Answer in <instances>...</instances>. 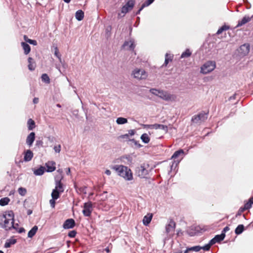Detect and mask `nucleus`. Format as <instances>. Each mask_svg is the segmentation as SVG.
<instances>
[{"label": "nucleus", "mask_w": 253, "mask_h": 253, "mask_svg": "<svg viewBox=\"0 0 253 253\" xmlns=\"http://www.w3.org/2000/svg\"><path fill=\"white\" fill-rule=\"evenodd\" d=\"M14 215L13 211H8L0 213V226L6 230L14 229L17 230L18 224H14Z\"/></svg>", "instance_id": "f257e3e1"}, {"label": "nucleus", "mask_w": 253, "mask_h": 253, "mask_svg": "<svg viewBox=\"0 0 253 253\" xmlns=\"http://www.w3.org/2000/svg\"><path fill=\"white\" fill-rule=\"evenodd\" d=\"M111 168L115 170L120 176L126 180L130 181L133 179L132 172L127 167L120 165L113 166Z\"/></svg>", "instance_id": "f03ea898"}, {"label": "nucleus", "mask_w": 253, "mask_h": 253, "mask_svg": "<svg viewBox=\"0 0 253 253\" xmlns=\"http://www.w3.org/2000/svg\"><path fill=\"white\" fill-rule=\"evenodd\" d=\"M215 67L216 64L214 61H208L201 67V72L204 74H208L213 71Z\"/></svg>", "instance_id": "7ed1b4c3"}, {"label": "nucleus", "mask_w": 253, "mask_h": 253, "mask_svg": "<svg viewBox=\"0 0 253 253\" xmlns=\"http://www.w3.org/2000/svg\"><path fill=\"white\" fill-rule=\"evenodd\" d=\"M149 166L148 165L142 164L137 167L135 169V174L140 178H145L148 174L147 169Z\"/></svg>", "instance_id": "20e7f679"}, {"label": "nucleus", "mask_w": 253, "mask_h": 253, "mask_svg": "<svg viewBox=\"0 0 253 253\" xmlns=\"http://www.w3.org/2000/svg\"><path fill=\"white\" fill-rule=\"evenodd\" d=\"M133 78L137 80H145L148 77L147 73L143 69H135L132 73Z\"/></svg>", "instance_id": "39448f33"}, {"label": "nucleus", "mask_w": 253, "mask_h": 253, "mask_svg": "<svg viewBox=\"0 0 253 253\" xmlns=\"http://www.w3.org/2000/svg\"><path fill=\"white\" fill-rule=\"evenodd\" d=\"M208 114V112H201L198 115L193 116L191 121L194 124H201L202 122H205L207 119Z\"/></svg>", "instance_id": "423d86ee"}, {"label": "nucleus", "mask_w": 253, "mask_h": 253, "mask_svg": "<svg viewBox=\"0 0 253 253\" xmlns=\"http://www.w3.org/2000/svg\"><path fill=\"white\" fill-rule=\"evenodd\" d=\"M92 210V204L91 202H88L84 204L83 213L85 216H90Z\"/></svg>", "instance_id": "0eeeda50"}, {"label": "nucleus", "mask_w": 253, "mask_h": 253, "mask_svg": "<svg viewBox=\"0 0 253 253\" xmlns=\"http://www.w3.org/2000/svg\"><path fill=\"white\" fill-rule=\"evenodd\" d=\"M135 4V1L133 0H129L126 4L124 5L121 9V12L124 14H126L128 11L132 9Z\"/></svg>", "instance_id": "6e6552de"}, {"label": "nucleus", "mask_w": 253, "mask_h": 253, "mask_svg": "<svg viewBox=\"0 0 253 253\" xmlns=\"http://www.w3.org/2000/svg\"><path fill=\"white\" fill-rule=\"evenodd\" d=\"M158 96L167 101L173 100L175 98V96L174 95H171L168 92L163 90H161Z\"/></svg>", "instance_id": "1a4fd4ad"}, {"label": "nucleus", "mask_w": 253, "mask_h": 253, "mask_svg": "<svg viewBox=\"0 0 253 253\" xmlns=\"http://www.w3.org/2000/svg\"><path fill=\"white\" fill-rule=\"evenodd\" d=\"M75 225V220L72 218L67 219L63 224L64 229H69L73 228Z\"/></svg>", "instance_id": "9d476101"}, {"label": "nucleus", "mask_w": 253, "mask_h": 253, "mask_svg": "<svg viewBox=\"0 0 253 253\" xmlns=\"http://www.w3.org/2000/svg\"><path fill=\"white\" fill-rule=\"evenodd\" d=\"M253 204V196L249 199L248 201L245 203L244 207H241L240 210L241 211H244L246 210H249L251 208Z\"/></svg>", "instance_id": "9b49d317"}, {"label": "nucleus", "mask_w": 253, "mask_h": 253, "mask_svg": "<svg viewBox=\"0 0 253 253\" xmlns=\"http://www.w3.org/2000/svg\"><path fill=\"white\" fill-rule=\"evenodd\" d=\"M225 237V235L224 233H222L220 235H217L211 240V244H214L216 243H219L220 241H222L224 239Z\"/></svg>", "instance_id": "f8f14e48"}, {"label": "nucleus", "mask_w": 253, "mask_h": 253, "mask_svg": "<svg viewBox=\"0 0 253 253\" xmlns=\"http://www.w3.org/2000/svg\"><path fill=\"white\" fill-rule=\"evenodd\" d=\"M55 165V162L53 161H48L45 164L47 168L46 171L47 172H52L54 171L56 169Z\"/></svg>", "instance_id": "ddd939ff"}, {"label": "nucleus", "mask_w": 253, "mask_h": 253, "mask_svg": "<svg viewBox=\"0 0 253 253\" xmlns=\"http://www.w3.org/2000/svg\"><path fill=\"white\" fill-rule=\"evenodd\" d=\"M35 139V133L34 132H31L26 138V143L30 146H31Z\"/></svg>", "instance_id": "4468645a"}, {"label": "nucleus", "mask_w": 253, "mask_h": 253, "mask_svg": "<svg viewBox=\"0 0 253 253\" xmlns=\"http://www.w3.org/2000/svg\"><path fill=\"white\" fill-rule=\"evenodd\" d=\"M28 67L29 70L34 71L35 70L36 64L34 60L31 57H29L28 59Z\"/></svg>", "instance_id": "2eb2a0df"}, {"label": "nucleus", "mask_w": 253, "mask_h": 253, "mask_svg": "<svg viewBox=\"0 0 253 253\" xmlns=\"http://www.w3.org/2000/svg\"><path fill=\"white\" fill-rule=\"evenodd\" d=\"M55 189L62 193L64 191V184L61 182V179L59 180L55 181Z\"/></svg>", "instance_id": "dca6fc26"}, {"label": "nucleus", "mask_w": 253, "mask_h": 253, "mask_svg": "<svg viewBox=\"0 0 253 253\" xmlns=\"http://www.w3.org/2000/svg\"><path fill=\"white\" fill-rule=\"evenodd\" d=\"M252 17H250L249 16H244L241 20L238 21V23L236 27H239L242 26L243 25H245L247 23L250 22L251 20Z\"/></svg>", "instance_id": "f3484780"}, {"label": "nucleus", "mask_w": 253, "mask_h": 253, "mask_svg": "<svg viewBox=\"0 0 253 253\" xmlns=\"http://www.w3.org/2000/svg\"><path fill=\"white\" fill-rule=\"evenodd\" d=\"M175 222L172 219H170L168 225L166 226V231L169 233L172 230H174L175 228Z\"/></svg>", "instance_id": "a211bd4d"}, {"label": "nucleus", "mask_w": 253, "mask_h": 253, "mask_svg": "<svg viewBox=\"0 0 253 253\" xmlns=\"http://www.w3.org/2000/svg\"><path fill=\"white\" fill-rule=\"evenodd\" d=\"M153 217L152 213H148L145 215L143 219V223L144 225H148L151 222Z\"/></svg>", "instance_id": "6ab92c4d"}, {"label": "nucleus", "mask_w": 253, "mask_h": 253, "mask_svg": "<svg viewBox=\"0 0 253 253\" xmlns=\"http://www.w3.org/2000/svg\"><path fill=\"white\" fill-rule=\"evenodd\" d=\"M127 46H128V48H127L128 50L133 51L135 45L134 43V42L130 40L129 41H126L124 42L123 46L126 47Z\"/></svg>", "instance_id": "aec40b11"}, {"label": "nucleus", "mask_w": 253, "mask_h": 253, "mask_svg": "<svg viewBox=\"0 0 253 253\" xmlns=\"http://www.w3.org/2000/svg\"><path fill=\"white\" fill-rule=\"evenodd\" d=\"M240 49L243 55H246L250 51V46L249 44H244L240 46Z\"/></svg>", "instance_id": "412c9836"}, {"label": "nucleus", "mask_w": 253, "mask_h": 253, "mask_svg": "<svg viewBox=\"0 0 253 253\" xmlns=\"http://www.w3.org/2000/svg\"><path fill=\"white\" fill-rule=\"evenodd\" d=\"M33 157V153L30 150H28L25 153L24 160L25 161H30L32 160Z\"/></svg>", "instance_id": "4be33fe9"}, {"label": "nucleus", "mask_w": 253, "mask_h": 253, "mask_svg": "<svg viewBox=\"0 0 253 253\" xmlns=\"http://www.w3.org/2000/svg\"><path fill=\"white\" fill-rule=\"evenodd\" d=\"M202 249V247L200 246H196L191 248H187L183 253H188L190 252H199Z\"/></svg>", "instance_id": "5701e85b"}, {"label": "nucleus", "mask_w": 253, "mask_h": 253, "mask_svg": "<svg viewBox=\"0 0 253 253\" xmlns=\"http://www.w3.org/2000/svg\"><path fill=\"white\" fill-rule=\"evenodd\" d=\"M21 45L24 49V53L26 55L29 54L31 51V47L30 45L28 43L24 42H21Z\"/></svg>", "instance_id": "b1692460"}, {"label": "nucleus", "mask_w": 253, "mask_h": 253, "mask_svg": "<svg viewBox=\"0 0 253 253\" xmlns=\"http://www.w3.org/2000/svg\"><path fill=\"white\" fill-rule=\"evenodd\" d=\"M27 126L29 130H33L36 127L35 121L32 119H29L27 122Z\"/></svg>", "instance_id": "393cba45"}, {"label": "nucleus", "mask_w": 253, "mask_h": 253, "mask_svg": "<svg viewBox=\"0 0 253 253\" xmlns=\"http://www.w3.org/2000/svg\"><path fill=\"white\" fill-rule=\"evenodd\" d=\"M75 17L78 20L81 21L84 17V12L82 10H79L76 12Z\"/></svg>", "instance_id": "a878e982"}, {"label": "nucleus", "mask_w": 253, "mask_h": 253, "mask_svg": "<svg viewBox=\"0 0 253 253\" xmlns=\"http://www.w3.org/2000/svg\"><path fill=\"white\" fill-rule=\"evenodd\" d=\"M244 230V226L243 224H240L235 229V233L236 235H239L241 234Z\"/></svg>", "instance_id": "bb28decb"}, {"label": "nucleus", "mask_w": 253, "mask_h": 253, "mask_svg": "<svg viewBox=\"0 0 253 253\" xmlns=\"http://www.w3.org/2000/svg\"><path fill=\"white\" fill-rule=\"evenodd\" d=\"M38 230V227L37 226H34L28 232V237L32 238L33 237L36 233Z\"/></svg>", "instance_id": "cd10ccee"}, {"label": "nucleus", "mask_w": 253, "mask_h": 253, "mask_svg": "<svg viewBox=\"0 0 253 253\" xmlns=\"http://www.w3.org/2000/svg\"><path fill=\"white\" fill-rule=\"evenodd\" d=\"M140 138L145 143H148L150 140V137L147 133L142 134L140 137Z\"/></svg>", "instance_id": "c85d7f7f"}, {"label": "nucleus", "mask_w": 253, "mask_h": 253, "mask_svg": "<svg viewBox=\"0 0 253 253\" xmlns=\"http://www.w3.org/2000/svg\"><path fill=\"white\" fill-rule=\"evenodd\" d=\"M62 193L54 189L51 193V197L53 199H58L60 197V194Z\"/></svg>", "instance_id": "c756f323"}, {"label": "nucleus", "mask_w": 253, "mask_h": 253, "mask_svg": "<svg viewBox=\"0 0 253 253\" xmlns=\"http://www.w3.org/2000/svg\"><path fill=\"white\" fill-rule=\"evenodd\" d=\"M172 60V56L170 54L167 53L165 55V60L163 66H167L169 62H171Z\"/></svg>", "instance_id": "7c9ffc66"}, {"label": "nucleus", "mask_w": 253, "mask_h": 253, "mask_svg": "<svg viewBox=\"0 0 253 253\" xmlns=\"http://www.w3.org/2000/svg\"><path fill=\"white\" fill-rule=\"evenodd\" d=\"M184 151L182 149H180L178 151H175L172 156V158L173 159H177L179 156L183 155Z\"/></svg>", "instance_id": "2f4dec72"}, {"label": "nucleus", "mask_w": 253, "mask_h": 253, "mask_svg": "<svg viewBox=\"0 0 253 253\" xmlns=\"http://www.w3.org/2000/svg\"><path fill=\"white\" fill-rule=\"evenodd\" d=\"M45 168L43 167H41L40 168L34 171V174L37 175H42L44 172Z\"/></svg>", "instance_id": "473e14b6"}, {"label": "nucleus", "mask_w": 253, "mask_h": 253, "mask_svg": "<svg viewBox=\"0 0 253 253\" xmlns=\"http://www.w3.org/2000/svg\"><path fill=\"white\" fill-rule=\"evenodd\" d=\"M10 201V199L8 197H4L0 200V205L4 206L7 205Z\"/></svg>", "instance_id": "72a5a7b5"}, {"label": "nucleus", "mask_w": 253, "mask_h": 253, "mask_svg": "<svg viewBox=\"0 0 253 253\" xmlns=\"http://www.w3.org/2000/svg\"><path fill=\"white\" fill-rule=\"evenodd\" d=\"M17 241L15 239H11L6 242L4 245L5 248L10 247L11 245H13L16 243Z\"/></svg>", "instance_id": "f704fd0d"}, {"label": "nucleus", "mask_w": 253, "mask_h": 253, "mask_svg": "<svg viewBox=\"0 0 253 253\" xmlns=\"http://www.w3.org/2000/svg\"><path fill=\"white\" fill-rule=\"evenodd\" d=\"M191 52L189 49H187L184 52H183L181 55V58H187L191 56Z\"/></svg>", "instance_id": "c9c22d12"}, {"label": "nucleus", "mask_w": 253, "mask_h": 253, "mask_svg": "<svg viewBox=\"0 0 253 253\" xmlns=\"http://www.w3.org/2000/svg\"><path fill=\"white\" fill-rule=\"evenodd\" d=\"M116 122L119 125H122L126 123L127 120L126 118L120 117L117 119Z\"/></svg>", "instance_id": "e433bc0d"}, {"label": "nucleus", "mask_w": 253, "mask_h": 253, "mask_svg": "<svg viewBox=\"0 0 253 253\" xmlns=\"http://www.w3.org/2000/svg\"><path fill=\"white\" fill-rule=\"evenodd\" d=\"M42 80L47 83L49 84L50 83V79L48 77V76L46 74H43L42 76Z\"/></svg>", "instance_id": "4c0bfd02"}, {"label": "nucleus", "mask_w": 253, "mask_h": 253, "mask_svg": "<svg viewBox=\"0 0 253 253\" xmlns=\"http://www.w3.org/2000/svg\"><path fill=\"white\" fill-rule=\"evenodd\" d=\"M229 29V26L223 25L221 27H220L216 32L217 35H219L221 34L224 31L227 30Z\"/></svg>", "instance_id": "58836bf2"}, {"label": "nucleus", "mask_w": 253, "mask_h": 253, "mask_svg": "<svg viewBox=\"0 0 253 253\" xmlns=\"http://www.w3.org/2000/svg\"><path fill=\"white\" fill-rule=\"evenodd\" d=\"M19 194L21 196H25L27 193V190L25 188L20 187L18 189Z\"/></svg>", "instance_id": "ea45409f"}, {"label": "nucleus", "mask_w": 253, "mask_h": 253, "mask_svg": "<svg viewBox=\"0 0 253 253\" xmlns=\"http://www.w3.org/2000/svg\"><path fill=\"white\" fill-rule=\"evenodd\" d=\"M77 190H78V191L80 192V193H83L84 194H86V186L80 187L78 188V189Z\"/></svg>", "instance_id": "a19ab883"}, {"label": "nucleus", "mask_w": 253, "mask_h": 253, "mask_svg": "<svg viewBox=\"0 0 253 253\" xmlns=\"http://www.w3.org/2000/svg\"><path fill=\"white\" fill-rule=\"evenodd\" d=\"M160 91H161V90H158V89H155V88H151L150 90V92L151 93H152V94H153L155 95H157V96H159Z\"/></svg>", "instance_id": "79ce46f5"}, {"label": "nucleus", "mask_w": 253, "mask_h": 253, "mask_svg": "<svg viewBox=\"0 0 253 253\" xmlns=\"http://www.w3.org/2000/svg\"><path fill=\"white\" fill-rule=\"evenodd\" d=\"M212 245L213 244H211V241H210L208 244H207L204 247H202V249H203L205 251H209Z\"/></svg>", "instance_id": "37998d69"}, {"label": "nucleus", "mask_w": 253, "mask_h": 253, "mask_svg": "<svg viewBox=\"0 0 253 253\" xmlns=\"http://www.w3.org/2000/svg\"><path fill=\"white\" fill-rule=\"evenodd\" d=\"M154 0H147L146 1H145L144 3L142 4V8H144L146 6H149L150 5Z\"/></svg>", "instance_id": "c03bdc74"}, {"label": "nucleus", "mask_w": 253, "mask_h": 253, "mask_svg": "<svg viewBox=\"0 0 253 253\" xmlns=\"http://www.w3.org/2000/svg\"><path fill=\"white\" fill-rule=\"evenodd\" d=\"M76 234H77V232L75 230L71 231L68 233V236L70 238L75 237L76 236Z\"/></svg>", "instance_id": "a18cd8bd"}, {"label": "nucleus", "mask_w": 253, "mask_h": 253, "mask_svg": "<svg viewBox=\"0 0 253 253\" xmlns=\"http://www.w3.org/2000/svg\"><path fill=\"white\" fill-rule=\"evenodd\" d=\"M56 200H57V199H53L52 198V199L49 201V203L50 204L51 207L52 208H54L55 207Z\"/></svg>", "instance_id": "49530a36"}, {"label": "nucleus", "mask_w": 253, "mask_h": 253, "mask_svg": "<svg viewBox=\"0 0 253 253\" xmlns=\"http://www.w3.org/2000/svg\"><path fill=\"white\" fill-rule=\"evenodd\" d=\"M54 150L56 153H59L61 151V145H58L54 147Z\"/></svg>", "instance_id": "de8ad7c7"}, {"label": "nucleus", "mask_w": 253, "mask_h": 253, "mask_svg": "<svg viewBox=\"0 0 253 253\" xmlns=\"http://www.w3.org/2000/svg\"><path fill=\"white\" fill-rule=\"evenodd\" d=\"M27 42L29 43L30 44L34 45H36L37 44V42L36 40H31V39L28 40L27 41Z\"/></svg>", "instance_id": "09e8293b"}, {"label": "nucleus", "mask_w": 253, "mask_h": 253, "mask_svg": "<svg viewBox=\"0 0 253 253\" xmlns=\"http://www.w3.org/2000/svg\"><path fill=\"white\" fill-rule=\"evenodd\" d=\"M159 129L165 130L166 131H168V126L163 125H160Z\"/></svg>", "instance_id": "8fccbe9b"}, {"label": "nucleus", "mask_w": 253, "mask_h": 253, "mask_svg": "<svg viewBox=\"0 0 253 253\" xmlns=\"http://www.w3.org/2000/svg\"><path fill=\"white\" fill-rule=\"evenodd\" d=\"M54 54L56 56H57L58 58H60V55H59V51H58V49L57 48V47H56L55 48V53H54Z\"/></svg>", "instance_id": "3c124183"}, {"label": "nucleus", "mask_w": 253, "mask_h": 253, "mask_svg": "<svg viewBox=\"0 0 253 253\" xmlns=\"http://www.w3.org/2000/svg\"><path fill=\"white\" fill-rule=\"evenodd\" d=\"M143 128H152V125H143Z\"/></svg>", "instance_id": "603ef678"}, {"label": "nucleus", "mask_w": 253, "mask_h": 253, "mask_svg": "<svg viewBox=\"0 0 253 253\" xmlns=\"http://www.w3.org/2000/svg\"><path fill=\"white\" fill-rule=\"evenodd\" d=\"M160 124H155L152 125V128L159 129Z\"/></svg>", "instance_id": "864d4df0"}, {"label": "nucleus", "mask_w": 253, "mask_h": 253, "mask_svg": "<svg viewBox=\"0 0 253 253\" xmlns=\"http://www.w3.org/2000/svg\"><path fill=\"white\" fill-rule=\"evenodd\" d=\"M230 230V228L228 226H226L224 228L223 231H222V233H224L229 231Z\"/></svg>", "instance_id": "5fc2aeb1"}, {"label": "nucleus", "mask_w": 253, "mask_h": 253, "mask_svg": "<svg viewBox=\"0 0 253 253\" xmlns=\"http://www.w3.org/2000/svg\"><path fill=\"white\" fill-rule=\"evenodd\" d=\"M39 102V98H34L33 99V103L34 104H37Z\"/></svg>", "instance_id": "6e6d98bb"}, {"label": "nucleus", "mask_w": 253, "mask_h": 253, "mask_svg": "<svg viewBox=\"0 0 253 253\" xmlns=\"http://www.w3.org/2000/svg\"><path fill=\"white\" fill-rule=\"evenodd\" d=\"M36 144H37V145H41V146H42V141H41V140L37 141Z\"/></svg>", "instance_id": "4d7b16f0"}, {"label": "nucleus", "mask_w": 253, "mask_h": 253, "mask_svg": "<svg viewBox=\"0 0 253 253\" xmlns=\"http://www.w3.org/2000/svg\"><path fill=\"white\" fill-rule=\"evenodd\" d=\"M105 173L107 175H111V171H110V170H109V169H107V170H106V171H105Z\"/></svg>", "instance_id": "13d9d810"}, {"label": "nucleus", "mask_w": 253, "mask_h": 253, "mask_svg": "<svg viewBox=\"0 0 253 253\" xmlns=\"http://www.w3.org/2000/svg\"><path fill=\"white\" fill-rule=\"evenodd\" d=\"M128 134H126L125 135H123L120 136V137L122 138H126L128 137Z\"/></svg>", "instance_id": "bf43d9fd"}, {"label": "nucleus", "mask_w": 253, "mask_h": 253, "mask_svg": "<svg viewBox=\"0 0 253 253\" xmlns=\"http://www.w3.org/2000/svg\"><path fill=\"white\" fill-rule=\"evenodd\" d=\"M144 8H142V5H141V7L139 8V9L138 10V11L136 12V14H139L140 13V11L143 9Z\"/></svg>", "instance_id": "052dcab7"}, {"label": "nucleus", "mask_w": 253, "mask_h": 253, "mask_svg": "<svg viewBox=\"0 0 253 253\" xmlns=\"http://www.w3.org/2000/svg\"><path fill=\"white\" fill-rule=\"evenodd\" d=\"M25 231V229L23 228H20V229L18 230V232L19 233H22L23 232H24Z\"/></svg>", "instance_id": "680f3d73"}, {"label": "nucleus", "mask_w": 253, "mask_h": 253, "mask_svg": "<svg viewBox=\"0 0 253 253\" xmlns=\"http://www.w3.org/2000/svg\"><path fill=\"white\" fill-rule=\"evenodd\" d=\"M129 134H130L131 135H134V132L133 130H130L129 131Z\"/></svg>", "instance_id": "e2e57ef3"}, {"label": "nucleus", "mask_w": 253, "mask_h": 253, "mask_svg": "<svg viewBox=\"0 0 253 253\" xmlns=\"http://www.w3.org/2000/svg\"><path fill=\"white\" fill-rule=\"evenodd\" d=\"M24 40H25L27 42V41H28V40H30L29 39H28V38L27 37V36H26V35H24Z\"/></svg>", "instance_id": "0e129e2a"}, {"label": "nucleus", "mask_w": 253, "mask_h": 253, "mask_svg": "<svg viewBox=\"0 0 253 253\" xmlns=\"http://www.w3.org/2000/svg\"><path fill=\"white\" fill-rule=\"evenodd\" d=\"M105 251L108 253L110 252V250L108 247L105 248Z\"/></svg>", "instance_id": "69168bd1"}, {"label": "nucleus", "mask_w": 253, "mask_h": 253, "mask_svg": "<svg viewBox=\"0 0 253 253\" xmlns=\"http://www.w3.org/2000/svg\"><path fill=\"white\" fill-rule=\"evenodd\" d=\"M71 172V170L70 168H68L67 171V174H69Z\"/></svg>", "instance_id": "338daca9"}, {"label": "nucleus", "mask_w": 253, "mask_h": 253, "mask_svg": "<svg viewBox=\"0 0 253 253\" xmlns=\"http://www.w3.org/2000/svg\"><path fill=\"white\" fill-rule=\"evenodd\" d=\"M65 2L69 3L71 0H63Z\"/></svg>", "instance_id": "774afa93"}]
</instances>
